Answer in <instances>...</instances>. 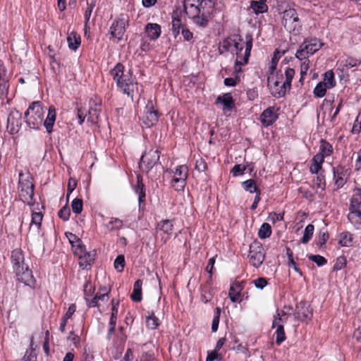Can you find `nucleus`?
I'll list each match as a JSON object with an SVG mask.
<instances>
[{
  "label": "nucleus",
  "instance_id": "obj_59",
  "mask_svg": "<svg viewBox=\"0 0 361 361\" xmlns=\"http://www.w3.org/2000/svg\"><path fill=\"white\" fill-rule=\"evenodd\" d=\"M70 214L69 208L64 207L59 210V216L63 221H67L69 219Z\"/></svg>",
  "mask_w": 361,
  "mask_h": 361
},
{
  "label": "nucleus",
  "instance_id": "obj_14",
  "mask_svg": "<svg viewBox=\"0 0 361 361\" xmlns=\"http://www.w3.org/2000/svg\"><path fill=\"white\" fill-rule=\"evenodd\" d=\"M248 257L250 264L256 268L263 263L265 252L262 245L259 241L255 240L251 243Z\"/></svg>",
  "mask_w": 361,
  "mask_h": 361
},
{
  "label": "nucleus",
  "instance_id": "obj_12",
  "mask_svg": "<svg viewBox=\"0 0 361 361\" xmlns=\"http://www.w3.org/2000/svg\"><path fill=\"white\" fill-rule=\"evenodd\" d=\"M171 186L176 191H182L186 185L188 176V168L186 165H180L171 171Z\"/></svg>",
  "mask_w": 361,
  "mask_h": 361
},
{
  "label": "nucleus",
  "instance_id": "obj_40",
  "mask_svg": "<svg viewBox=\"0 0 361 361\" xmlns=\"http://www.w3.org/2000/svg\"><path fill=\"white\" fill-rule=\"evenodd\" d=\"M271 227L269 224L264 223L258 231V236L261 239H265L269 238L271 235Z\"/></svg>",
  "mask_w": 361,
  "mask_h": 361
},
{
  "label": "nucleus",
  "instance_id": "obj_36",
  "mask_svg": "<svg viewBox=\"0 0 361 361\" xmlns=\"http://www.w3.org/2000/svg\"><path fill=\"white\" fill-rule=\"evenodd\" d=\"M353 239V235L348 231H345L340 234L338 243L343 247H350L352 245Z\"/></svg>",
  "mask_w": 361,
  "mask_h": 361
},
{
  "label": "nucleus",
  "instance_id": "obj_19",
  "mask_svg": "<svg viewBox=\"0 0 361 361\" xmlns=\"http://www.w3.org/2000/svg\"><path fill=\"white\" fill-rule=\"evenodd\" d=\"M333 175L336 188H341L346 183L348 170L344 166L338 165L333 168Z\"/></svg>",
  "mask_w": 361,
  "mask_h": 361
},
{
  "label": "nucleus",
  "instance_id": "obj_64",
  "mask_svg": "<svg viewBox=\"0 0 361 361\" xmlns=\"http://www.w3.org/2000/svg\"><path fill=\"white\" fill-rule=\"evenodd\" d=\"M140 361H157V360H156L153 353H145L142 354V355L140 358Z\"/></svg>",
  "mask_w": 361,
  "mask_h": 361
},
{
  "label": "nucleus",
  "instance_id": "obj_11",
  "mask_svg": "<svg viewBox=\"0 0 361 361\" xmlns=\"http://www.w3.org/2000/svg\"><path fill=\"white\" fill-rule=\"evenodd\" d=\"M322 46L323 43L317 38L306 39L300 45L299 49L295 53V57L300 61L306 59L319 51Z\"/></svg>",
  "mask_w": 361,
  "mask_h": 361
},
{
  "label": "nucleus",
  "instance_id": "obj_38",
  "mask_svg": "<svg viewBox=\"0 0 361 361\" xmlns=\"http://www.w3.org/2000/svg\"><path fill=\"white\" fill-rule=\"evenodd\" d=\"M359 60L348 57L347 59H343L340 62V66H342V71H344L345 68L348 69L350 68L355 67L360 64Z\"/></svg>",
  "mask_w": 361,
  "mask_h": 361
},
{
  "label": "nucleus",
  "instance_id": "obj_16",
  "mask_svg": "<svg viewBox=\"0 0 361 361\" xmlns=\"http://www.w3.org/2000/svg\"><path fill=\"white\" fill-rule=\"evenodd\" d=\"M173 231V223L172 220L164 219L157 223L155 231L157 236L161 238V240L166 243L172 235Z\"/></svg>",
  "mask_w": 361,
  "mask_h": 361
},
{
  "label": "nucleus",
  "instance_id": "obj_62",
  "mask_svg": "<svg viewBox=\"0 0 361 361\" xmlns=\"http://www.w3.org/2000/svg\"><path fill=\"white\" fill-rule=\"evenodd\" d=\"M218 352V350L214 349L213 351L209 353L206 361H214V360H221V355Z\"/></svg>",
  "mask_w": 361,
  "mask_h": 361
},
{
  "label": "nucleus",
  "instance_id": "obj_20",
  "mask_svg": "<svg viewBox=\"0 0 361 361\" xmlns=\"http://www.w3.org/2000/svg\"><path fill=\"white\" fill-rule=\"evenodd\" d=\"M159 120V113L154 109L152 101H148L145 111L144 123L147 127H151Z\"/></svg>",
  "mask_w": 361,
  "mask_h": 361
},
{
  "label": "nucleus",
  "instance_id": "obj_3",
  "mask_svg": "<svg viewBox=\"0 0 361 361\" xmlns=\"http://www.w3.org/2000/svg\"><path fill=\"white\" fill-rule=\"evenodd\" d=\"M110 75L116 81L118 89L133 99L134 93L137 92L138 83L135 77L133 75L132 71L130 70L125 71L124 66L118 63L110 71Z\"/></svg>",
  "mask_w": 361,
  "mask_h": 361
},
{
  "label": "nucleus",
  "instance_id": "obj_35",
  "mask_svg": "<svg viewBox=\"0 0 361 361\" xmlns=\"http://www.w3.org/2000/svg\"><path fill=\"white\" fill-rule=\"evenodd\" d=\"M321 82L326 85L329 89L334 87L336 86V82L335 80L334 72L332 71H326L324 74L323 80Z\"/></svg>",
  "mask_w": 361,
  "mask_h": 361
},
{
  "label": "nucleus",
  "instance_id": "obj_22",
  "mask_svg": "<svg viewBox=\"0 0 361 361\" xmlns=\"http://www.w3.org/2000/svg\"><path fill=\"white\" fill-rule=\"evenodd\" d=\"M246 284V281H235L231 283L228 292V296L231 302H240V298L241 292L244 289Z\"/></svg>",
  "mask_w": 361,
  "mask_h": 361
},
{
  "label": "nucleus",
  "instance_id": "obj_32",
  "mask_svg": "<svg viewBox=\"0 0 361 361\" xmlns=\"http://www.w3.org/2000/svg\"><path fill=\"white\" fill-rule=\"evenodd\" d=\"M101 99L99 98H91L89 102L90 109L89 114L91 116L97 117L101 110Z\"/></svg>",
  "mask_w": 361,
  "mask_h": 361
},
{
  "label": "nucleus",
  "instance_id": "obj_9",
  "mask_svg": "<svg viewBox=\"0 0 361 361\" xmlns=\"http://www.w3.org/2000/svg\"><path fill=\"white\" fill-rule=\"evenodd\" d=\"M128 25L129 16L128 14L121 13L118 16L110 26V39H113L114 42L116 43H118L119 41L123 39L126 31V28L128 27Z\"/></svg>",
  "mask_w": 361,
  "mask_h": 361
},
{
  "label": "nucleus",
  "instance_id": "obj_8",
  "mask_svg": "<svg viewBox=\"0 0 361 361\" xmlns=\"http://www.w3.org/2000/svg\"><path fill=\"white\" fill-rule=\"evenodd\" d=\"M333 153V146L326 140H321L319 152L314 155L312 159L310 171L312 173H318L322 169L324 158Z\"/></svg>",
  "mask_w": 361,
  "mask_h": 361
},
{
  "label": "nucleus",
  "instance_id": "obj_53",
  "mask_svg": "<svg viewBox=\"0 0 361 361\" xmlns=\"http://www.w3.org/2000/svg\"><path fill=\"white\" fill-rule=\"evenodd\" d=\"M346 258L344 256H340L337 257L333 269L334 271L341 270L346 266Z\"/></svg>",
  "mask_w": 361,
  "mask_h": 361
},
{
  "label": "nucleus",
  "instance_id": "obj_21",
  "mask_svg": "<svg viewBox=\"0 0 361 361\" xmlns=\"http://www.w3.org/2000/svg\"><path fill=\"white\" fill-rule=\"evenodd\" d=\"M109 299V291L105 287L100 288L95 295L86 298L85 302L89 307H99V301L106 302Z\"/></svg>",
  "mask_w": 361,
  "mask_h": 361
},
{
  "label": "nucleus",
  "instance_id": "obj_52",
  "mask_svg": "<svg viewBox=\"0 0 361 361\" xmlns=\"http://www.w3.org/2000/svg\"><path fill=\"white\" fill-rule=\"evenodd\" d=\"M66 236L71 244L74 250L78 247V245H84L81 240L73 233H69L66 234Z\"/></svg>",
  "mask_w": 361,
  "mask_h": 361
},
{
  "label": "nucleus",
  "instance_id": "obj_42",
  "mask_svg": "<svg viewBox=\"0 0 361 361\" xmlns=\"http://www.w3.org/2000/svg\"><path fill=\"white\" fill-rule=\"evenodd\" d=\"M146 326L149 329H156L159 326V320L154 314H152L146 317Z\"/></svg>",
  "mask_w": 361,
  "mask_h": 361
},
{
  "label": "nucleus",
  "instance_id": "obj_57",
  "mask_svg": "<svg viewBox=\"0 0 361 361\" xmlns=\"http://www.w3.org/2000/svg\"><path fill=\"white\" fill-rule=\"evenodd\" d=\"M252 283L259 289H263L268 284L267 279L263 277L254 280Z\"/></svg>",
  "mask_w": 361,
  "mask_h": 361
},
{
  "label": "nucleus",
  "instance_id": "obj_37",
  "mask_svg": "<svg viewBox=\"0 0 361 361\" xmlns=\"http://www.w3.org/2000/svg\"><path fill=\"white\" fill-rule=\"evenodd\" d=\"M314 231V226L313 224H308L304 231L303 235L300 240V242L303 244H307L311 240L313 236Z\"/></svg>",
  "mask_w": 361,
  "mask_h": 361
},
{
  "label": "nucleus",
  "instance_id": "obj_1",
  "mask_svg": "<svg viewBox=\"0 0 361 361\" xmlns=\"http://www.w3.org/2000/svg\"><path fill=\"white\" fill-rule=\"evenodd\" d=\"M45 111L40 102H33L25 112V121L32 129L39 130L43 125L48 134L53 132L56 119V111L54 106H50L44 118Z\"/></svg>",
  "mask_w": 361,
  "mask_h": 361
},
{
  "label": "nucleus",
  "instance_id": "obj_51",
  "mask_svg": "<svg viewBox=\"0 0 361 361\" xmlns=\"http://www.w3.org/2000/svg\"><path fill=\"white\" fill-rule=\"evenodd\" d=\"M125 267V257L123 255H120L117 256L114 261V268L118 271L121 272L123 271Z\"/></svg>",
  "mask_w": 361,
  "mask_h": 361
},
{
  "label": "nucleus",
  "instance_id": "obj_31",
  "mask_svg": "<svg viewBox=\"0 0 361 361\" xmlns=\"http://www.w3.org/2000/svg\"><path fill=\"white\" fill-rule=\"evenodd\" d=\"M67 42L69 49L75 51L81 43L80 35L75 32H71L67 37Z\"/></svg>",
  "mask_w": 361,
  "mask_h": 361
},
{
  "label": "nucleus",
  "instance_id": "obj_28",
  "mask_svg": "<svg viewBox=\"0 0 361 361\" xmlns=\"http://www.w3.org/2000/svg\"><path fill=\"white\" fill-rule=\"evenodd\" d=\"M242 66L238 64H235L233 67V72L235 73L234 78H226L224 79V83L226 86L234 87L240 81V73L242 72Z\"/></svg>",
  "mask_w": 361,
  "mask_h": 361
},
{
  "label": "nucleus",
  "instance_id": "obj_5",
  "mask_svg": "<svg viewBox=\"0 0 361 361\" xmlns=\"http://www.w3.org/2000/svg\"><path fill=\"white\" fill-rule=\"evenodd\" d=\"M348 219L356 229H361V188H356L353 191Z\"/></svg>",
  "mask_w": 361,
  "mask_h": 361
},
{
  "label": "nucleus",
  "instance_id": "obj_63",
  "mask_svg": "<svg viewBox=\"0 0 361 361\" xmlns=\"http://www.w3.org/2000/svg\"><path fill=\"white\" fill-rule=\"evenodd\" d=\"M67 339L73 343L75 346H78L80 343V338L73 331H71Z\"/></svg>",
  "mask_w": 361,
  "mask_h": 361
},
{
  "label": "nucleus",
  "instance_id": "obj_45",
  "mask_svg": "<svg viewBox=\"0 0 361 361\" xmlns=\"http://www.w3.org/2000/svg\"><path fill=\"white\" fill-rule=\"evenodd\" d=\"M199 7L201 8V11H208L209 13V18H210L214 4L211 0H201Z\"/></svg>",
  "mask_w": 361,
  "mask_h": 361
},
{
  "label": "nucleus",
  "instance_id": "obj_41",
  "mask_svg": "<svg viewBox=\"0 0 361 361\" xmlns=\"http://www.w3.org/2000/svg\"><path fill=\"white\" fill-rule=\"evenodd\" d=\"M274 335L276 336V343L277 345H280L286 341V336L283 325H279L278 328H276Z\"/></svg>",
  "mask_w": 361,
  "mask_h": 361
},
{
  "label": "nucleus",
  "instance_id": "obj_10",
  "mask_svg": "<svg viewBox=\"0 0 361 361\" xmlns=\"http://www.w3.org/2000/svg\"><path fill=\"white\" fill-rule=\"evenodd\" d=\"M281 15V23L285 29L290 32L298 33L302 25L296 10L289 8L286 9Z\"/></svg>",
  "mask_w": 361,
  "mask_h": 361
},
{
  "label": "nucleus",
  "instance_id": "obj_18",
  "mask_svg": "<svg viewBox=\"0 0 361 361\" xmlns=\"http://www.w3.org/2000/svg\"><path fill=\"white\" fill-rule=\"evenodd\" d=\"M74 254L78 257L79 266L82 269H86L87 266H90L94 260V256L90 252H87L85 245H78L74 250Z\"/></svg>",
  "mask_w": 361,
  "mask_h": 361
},
{
  "label": "nucleus",
  "instance_id": "obj_58",
  "mask_svg": "<svg viewBox=\"0 0 361 361\" xmlns=\"http://www.w3.org/2000/svg\"><path fill=\"white\" fill-rule=\"evenodd\" d=\"M282 56V53H281L279 51L276 50L274 53V56L271 59V65L270 66V68L273 71L276 68V66L277 65V63Z\"/></svg>",
  "mask_w": 361,
  "mask_h": 361
},
{
  "label": "nucleus",
  "instance_id": "obj_47",
  "mask_svg": "<svg viewBox=\"0 0 361 361\" xmlns=\"http://www.w3.org/2000/svg\"><path fill=\"white\" fill-rule=\"evenodd\" d=\"M83 202L81 199L75 198L71 202V208L74 213L80 214L82 211Z\"/></svg>",
  "mask_w": 361,
  "mask_h": 361
},
{
  "label": "nucleus",
  "instance_id": "obj_26",
  "mask_svg": "<svg viewBox=\"0 0 361 361\" xmlns=\"http://www.w3.org/2000/svg\"><path fill=\"white\" fill-rule=\"evenodd\" d=\"M135 192L138 195V202L140 207L142 204H145V186L142 182V177L140 175L137 176V183L133 186Z\"/></svg>",
  "mask_w": 361,
  "mask_h": 361
},
{
  "label": "nucleus",
  "instance_id": "obj_17",
  "mask_svg": "<svg viewBox=\"0 0 361 361\" xmlns=\"http://www.w3.org/2000/svg\"><path fill=\"white\" fill-rule=\"evenodd\" d=\"M21 126V114L16 110L11 111L7 118V131L14 135L17 133Z\"/></svg>",
  "mask_w": 361,
  "mask_h": 361
},
{
  "label": "nucleus",
  "instance_id": "obj_23",
  "mask_svg": "<svg viewBox=\"0 0 361 361\" xmlns=\"http://www.w3.org/2000/svg\"><path fill=\"white\" fill-rule=\"evenodd\" d=\"M277 109L271 106L265 109L260 116V121L264 126L268 127L272 125L278 118Z\"/></svg>",
  "mask_w": 361,
  "mask_h": 361
},
{
  "label": "nucleus",
  "instance_id": "obj_48",
  "mask_svg": "<svg viewBox=\"0 0 361 361\" xmlns=\"http://www.w3.org/2000/svg\"><path fill=\"white\" fill-rule=\"evenodd\" d=\"M295 75V70L293 68H288L285 71L286 80L283 82L286 84L288 90L291 87V82Z\"/></svg>",
  "mask_w": 361,
  "mask_h": 361
},
{
  "label": "nucleus",
  "instance_id": "obj_7",
  "mask_svg": "<svg viewBox=\"0 0 361 361\" xmlns=\"http://www.w3.org/2000/svg\"><path fill=\"white\" fill-rule=\"evenodd\" d=\"M18 190L20 200L27 204H32L34 184L30 175H25L23 173L19 174Z\"/></svg>",
  "mask_w": 361,
  "mask_h": 361
},
{
  "label": "nucleus",
  "instance_id": "obj_25",
  "mask_svg": "<svg viewBox=\"0 0 361 361\" xmlns=\"http://www.w3.org/2000/svg\"><path fill=\"white\" fill-rule=\"evenodd\" d=\"M43 219V214L42 212H32V219L30 224L29 233L34 232L38 236L40 235V229L42 226V221Z\"/></svg>",
  "mask_w": 361,
  "mask_h": 361
},
{
  "label": "nucleus",
  "instance_id": "obj_55",
  "mask_svg": "<svg viewBox=\"0 0 361 361\" xmlns=\"http://www.w3.org/2000/svg\"><path fill=\"white\" fill-rule=\"evenodd\" d=\"M287 322V317L283 318L281 317H279V315H274V319L272 322L271 327L274 328H278L279 325H283L286 323Z\"/></svg>",
  "mask_w": 361,
  "mask_h": 361
},
{
  "label": "nucleus",
  "instance_id": "obj_54",
  "mask_svg": "<svg viewBox=\"0 0 361 361\" xmlns=\"http://www.w3.org/2000/svg\"><path fill=\"white\" fill-rule=\"evenodd\" d=\"M309 259L316 263L318 266L321 267L327 263L325 257L319 255H312L309 257Z\"/></svg>",
  "mask_w": 361,
  "mask_h": 361
},
{
  "label": "nucleus",
  "instance_id": "obj_39",
  "mask_svg": "<svg viewBox=\"0 0 361 361\" xmlns=\"http://www.w3.org/2000/svg\"><path fill=\"white\" fill-rule=\"evenodd\" d=\"M243 189L250 193L260 192L256 185V182L253 179H249L242 183Z\"/></svg>",
  "mask_w": 361,
  "mask_h": 361
},
{
  "label": "nucleus",
  "instance_id": "obj_34",
  "mask_svg": "<svg viewBox=\"0 0 361 361\" xmlns=\"http://www.w3.org/2000/svg\"><path fill=\"white\" fill-rule=\"evenodd\" d=\"M142 281L140 279L137 280L134 283L133 291L130 298L135 302H140L142 300Z\"/></svg>",
  "mask_w": 361,
  "mask_h": 361
},
{
  "label": "nucleus",
  "instance_id": "obj_56",
  "mask_svg": "<svg viewBox=\"0 0 361 361\" xmlns=\"http://www.w3.org/2000/svg\"><path fill=\"white\" fill-rule=\"evenodd\" d=\"M245 169L246 167L245 166H242L241 164H235L231 169V172L233 176H238L243 174Z\"/></svg>",
  "mask_w": 361,
  "mask_h": 361
},
{
  "label": "nucleus",
  "instance_id": "obj_49",
  "mask_svg": "<svg viewBox=\"0 0 361 361\" xmlns=\"http://www.w3.org/2000/svg\"><path fill=\"white\" fill-rule=\"evenodd\" d=\"M84 298L86 300L87 298H90L94 295L95 288L89 281H87L84 284Z\"/></svg>",
  "mask_w": 361,
  "mask_h": 361
},
{
  "label": "nucleus",
  "instance_id": "obj_29",
  "mask_svg": "<svg viewBox=\"0 0 361 361\" xmlns=\"http://www.w3.org/2000/svg\"><path fill=\"white\" fill-rule=\"evenodd\" d=\"M104 228L108 231H114L121 229L123 226V222L121 219L116 217H110L107 221L104 224Z\"/></svg>",
  "mask_w": 361,
  "mask_h": 361
},
{
  "label": "nucleus",
  "instance_id": "obj_50",
  "mask_svg": "<svg viewBox=\"0 0 361 361\" xmlns=\"http://www.w3.org/2000/svg\"><path fill=\"white\" fill-rule=\"evenodd\" d=\"M221 314V309L220 307H216L214 317L212 320V332H216L218 329L219 324V318Z\"/></svg>",
  "mask_w": 361,
  "mask_h": 361
},
{
  "label": "nucleus",
  "instance_id": "obj_6",
  "mask_svg": "<svg viewBox=\"0 0 361 361\" xmlns=\"http://www.w3.org/2000/svg\"><path fill=\"white\" fill-rule=\"evenodd\" d=\"M190 0L184 1V11L189 18L192 20V23L198 27H205L209 23V13L208 11L202 12L199 6H195L193 4H188Z\"/></svg>",
  "mask_w": 361,
  "mask_h": 361
},
{
  "label": "nucleus",
  "instance_id": "obj_24",
  "mask_svg": "<svg viewBox=\"0 0 361 361\" xmlns=\"http://www.w3.org/2000/svg\"><path fill=\"white\" fill-rule=\"evenodd\" d=\"M216 104H221L223 105V111L224 112L229 111L235 107V100L231 93H224L219 95L215 101Z\"/></svg>",
  "mask_w": 361,
  "mask_h": 361
},
{
  "label": "nucleus",
  "instance_id": "obj_43",
  "mask_svg": "<svg viewBox=\"0 0 361 361\" xmlns=\"http://www.w3.org/2000/svg\"><path fill=\"white\" fill-rule=\"evenodd\" d=\"M327 89L329 88L326 85L323 84L322 82H319L314 87L313 94L315 97L322 98L326 94Z\"/></svg>",
  "mask_w": 361,
  "mask_h": 361
},
{
  "label": "nucleus",
  "instance_id": "obj_60",
  "mask_svg": "<svg viewBox=\"0 0 361 361\" xmlns=\"http://www.w3.org/2000/svg\"><path fill=\"white\" fill-rule=\"evenodd\" d=\"M303 60L304 61L300 65V75L302 77L307 75V73L310 68V61L308 58Z\"/></svg>",
  "mask_w": 361,
  "mask_h": 361
},
{
  "label": "nucleus",
  "instance_id": "obj_2",
  "mask_svg": "<svg viewBox=\"0 0 361 361\" xmlns=\"http://www.w3.org/2000/svg\"><path fill=\"white\" fill-rule=\"evenodd\" d=\"M246 41L244 42L240 36H233L228 37L222 42V47L236 55L235 64L240 66L247 63L250 51L252 47V37L251 35H246Z\"/></svg>",
  "mask_w": 361,
  "mask_h": 361
},
{
  "label": "nucleus",
  "instance_id": "obj_4",
  "mask_svg": "<svg viewBox=\"0 0 361 361\" xmlns=\"http://www.w3.org/2000/svg\"><path fill=\"white\" fill-rule=\"evenodd\" d=\"M11 259L17 280L27 286H33L35 284V279L32 271L25 263L23 251L20 249L13 250Z\"/></svg>",
  "mask_w": 361,
  "mask_h": 361
},
{
  "label": "nucleus",
  "instance_id": "obj_61",
  "mask_svg": "<svg viewBox=\"0 0 361 361\" xmlns=\"http://www.w3.org/2000/svg\"><path fill=\"white\" fill-rule=\"evenodd\" d=\"M119 301L116 299L111 300V316L118 317Z\"/></svg>",
  "mask_w": 361,
  "mask_h": 361
},
{
  "label": "nucleus",
  "instance_id": "obj_27",
  "mask_svg": "<svg viewBox=\"0 0 361 361\" xmlns=\"http://www.w3.org/2000/svg\"><path fill=\"white\" fill-rule=\"evenodd\" d=\"M145 32L151 40H156L161 35V26L157 23H147L145 26Z\"/></svg>",
  "mask_w": 361,
  "mask_h": 361
},
{
  "label": "nucleus",
  "instance_id": "obj_46",
  "mask_svg": "<svg viewBox=\"0 0 361 361\" xmlns=\"http://www.w3.org/2000/svg\"><path fill=\"white\" fill-rule=\"evenodd\" d=\"M329 237L328 231L325 228H322L319 231L318 237H317V244L319 247H322L324 245L328 240Z\"/></svg>",
  "mask_w": 361,
  "mask_h": 361
},
{
  "label": "nucleus",
  "instance_id": "obj_30",
  "mask_svg": "<svg viewBox=\"0 0 361 361\" xmlns=\"http://www.w3.org/2000/svg\"><path fill=\"white\" fill-rule=\"evenodd\" d=\"M267 0H259L250 1V8L256 15L264 13L268 11V6L266 4Z\"/></svg>",
  "mask_w": 361,
  "mask_h": 361
},
{
  "label": "nucleus",
  "instance_id": "obj_15",
  "mask_svg": "<svg viewBox=\"0 0 361 361\" xmlns=\"http://www.w3.org/2000/svg\"><path fill=\"white\" fill-rule=\"evenodd\" d=\"M268 86L272 96L276 98L282 97L285 95L288 89L283 82V76L274 78V76L268 78Z\"/></svg>",
  "mask_w": 361,
  "mask_h": 361
},
{
  "label": "nucleus",
  "instance_id": "obj_13",
  "mask_svg": "<svg viewBox=\"0 0 361 361\" xmlns=\"http://www.w3.org/2000/svg\"><path fill=\"white\" fill-rule=\"evenodd\" d=\"M160 158V152L157 148H152L145 152L141 157L140 162V170L148 173L158 163Z\"/></svg>",
  "mask_w": 361,
  "mask_h": 361
},
{
  "label": "nucleus",
  "instance_id": "obj_44",
  "mask_svg": "<svg viewBox=\"0 0 361 361\" xmlns=\"http://www.w3.org/2000/svg\"><path fill=\"white\" fill-rule=\"evenodd\" d=\"M10 78L0 80V98H6L9 89Z\"/></svg>",
  "mask_w": 361,
  "mask_h": 361
},
{
  "label": "nucleus",
  "instance_id": "obj_33",
  "mask_svg": "<svg viewBox=\"0 0 361 361\" xmlns=\"http://www.w3.org/2000/svg\"><path fill=\"white\" fill-rule=\"evenodd\" d=\"M171 25L173 34L176 37L180 33V29L182 25L180 16L177 11L173 13Z\"/></svg>",
  "mask_w": 361,
  "mask_h": 361
}]
</instances>
